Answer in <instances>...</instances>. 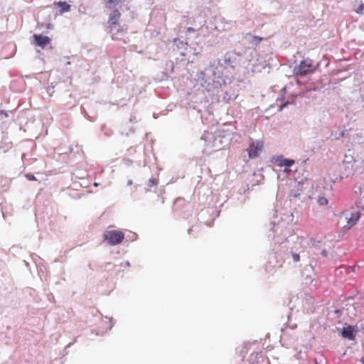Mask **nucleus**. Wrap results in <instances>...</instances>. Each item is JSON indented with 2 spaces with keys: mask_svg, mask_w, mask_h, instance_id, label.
I'll return each instance as SVG.
<instances>
[{
  "mask_svg": "<svg viewBox=\"0 0 364 364\" xmlns=\"http://www.w3.org/2000/svg\"><path fill=\"white\" fill-rule=\"evenodd\" d=\"M264 142L261 140L252 141L247 149L248 156L250 159L257 157L262 152Z\"/></svg>",
  "mask_w": 364,
  "mask_h": 364,
  "instance_id": "nucleus-7",
  "label": "nucleus"
},
{
  "mask_svg": "<svg viewBox=\"0 0 364 364\" xmlns=\"http://www.w3.org/2000/svg\"><path fill=\"white\" fill-rule=\"evenodd\" d=\"M284 171L287 172V173H289V172L291 171V169L289 168V167H285Z\"/></svg>",
  "mask_w": 364,
  "mask_h": 364,
  "instance_id": "nucleus-30",
  "label": "nucleus"
},
{
  "mask_svg": "<svg viewBox=\"0 0 364 364\" xmlns=\"http://www.w3.org/2000/svg\"><path fill=\"white\" fill-rule=\"evenodd\" d=\"M126 264H127V266H129V262H127Z\"/></svg>",
  "mask_w": 364,
  "mask_h": 364,
  "instance_id": "nucleus-37",
  "label": "nucleus"
},
{
  "mask_svg": "<svg viewBox=\"0 0 364 364\" xmlns=\"http://www.w3.org/2000/svg\"><path fill=\"white\" fill-rule=\"evenodd\" d=\"M173 43L179 50H181V55H186V53L183 50L187 49V43L180 41L179 39H174Z\"/></svg>",
  "mask_w": 364,
  "mask_h": 364,
  "instance_id": "nucleus-16",
  "label": "nucleus"
},
{
  "mask_svg": "<svg viewBox=\"0 0 364 364\" xmlns=\"http://www.w3.org/2000/svg\"><path fill=\"white\" fill-rule=\"evenodd\" d=\"M33 38L36 44L43 48L50 43V38L48 36L34 34Z\"/></svg>",
  "mask_w": 364,
  "mask_h": 364,
  "instance_id": "nucleus-13",
  "label": "nucleus"
},
{
  "mask_svg": "<svg viewBox=\"0 0 364 364\" xmlns=\"http://www.w3.org/2000/svg\"><path fill=\"white\" fill-rule=\"evenodd\" d=\"M321 237L320 238H311L309 240V242L308 243V245L309 247H316V245L321 242Z\"/></svg>",
  "mask_w": 364,
  "mask_h": 364,
  "instance_id": "nucleus-20",
  "label": "nucleus"
},
{
  "mask_svg": "<svg viewBox=\"0 0 364 364\" xmlns=\"http://www.w3.org/2000/svg\"><path fill=\"white\" fill-rule=\"evenodd\" d=\"M109 33L112 35V40L115 41H122L123 43H126V38H125V30L121 28L120 26L117 27H111L109 30Z\"/></svg>",
  "mask_w": 364,
  "mask_h": 364,
  "instance_id": "nucleus-10",
  "label": "nucleus"
},
{
  "mask_svg": "<svg viewBox=\"0 0 364 364\" xmlns=\"http://www.w3.org/2000/svg\"><path fill=\"white\" fill-rule=\"evenodd\" d=\"M344 136V132H341L338 134V136H335V139H339L340 137H343Z\"/></svg>",
  "mask_w": 364,
  "mask_h": 364,
  "instance_id": "nucleus-27",
  "label": "nucleus"
},
{
  "mask_svg": "<svg viewBox=\"0 0 364 364\" xmlns=\"http://www.w3.org/2000/svg\"><path fill=\"white\" fill-rule=\"evenodd\" d=\"M203 78L205 83H207L205 88L210 91L212 88H217L220 85V73L215 70L213 66L207 68L203 73Z\"/></svg>",
  "mask_w": 364,
  "mask_h": 364,
  "instance_id": "nucleus-2",
  "label": "nucleus"
},
{
  "mask_svg": "<svg viewBox=\"0 0 364 364\" xmlns=\"http://www.w3.org/2000/svg\"><path fill=\"white\" fill-rule=\"evenodd\" d=\"M321 255L323 256V257H326L327 256V252L325 250H322L321 252Z\"/></svg>",
  "mask_w": 364,
  "mask_h": 364,
  "instance_id": "nucleus-28",
  "label": "nucleus"
},
{
  "mask_svg": "<svg viewBox=\"0 0 364 364\" xmlns=\"http://www.w3.org/2000/svg\"><path fill=\"white\" fill-rule=\"evenodd\" d=\"M230 58H233L235 60H239L240 63L245 64L249 63L250 64L255 58L257 57V53L255 50L252 48H247L242 53L232 52L229 53Z\"/></svg>",
  "mask_w": 364,
  "mask_h": 364,
  "instance_id": "nucleus-4",
  "label": "nucleus"
},
{
  "mask_svg": "<svg viewBox=\"0 0 364 364\" xmlns=\"http://www.w3.org/2000/svg\"><path fill=\"white\" fill-rule=\"evenodd\" d=\"M356 13L359 14H364V4H361L358 8L356 9Z\"/></svg>",
  "mask_w": 364,
  "mask_h": 364,
  "instance_id": "nucleus-25",
  "label": "nucleus"
},
{
  "mask_svg": "<svg viewBox=\"0 0 364 364\" xmlns=\"http://www.w3.org/2000/svg\"><path fill=\"white\" fill-rule=\"evenodd\" d=\"M355 328L351 326H348L343 328L341 335L343 338H348L350 341H353L355 337Z\"/></svg>",
  "mask_w": 364,
  "mask_h": 364,
  "instance_id": "nucleus-12",
  "label": "nucleus"
},
{
  "mask_svg": "<svg viewBox=\"0 0 364 364\" xmlns=\"http://www.w3.org/2000/svg\"><path fill=\"white\" fill-rule=\"evenodd\" d=\"M94 185H95V186H98V183H94Z\"/></svg>",
  "mask_w": 364,
  "mask_h": 364,
  "instance_id": "nucleus-36",
  "label": "nucleus"
},
{
  "mask_svg": "<svg viewBox=\"0 0 364 364\" xmlns=\"http://www.w3.org/2000/svg\"><path fill=\"white\" fill-rule=\"evenodd\" d=\"M292 259L294 262H297L300 259V256L299 253L294 252L293 251L291 252Z\"/></svg>",
  "mask_w": 364,
  "mask_h": 364,
  "instance_id": "nucleus-23",
  "label": "nucleus"
},
{
  "mask_svg": "<svg viewBox=\"0 0 364 364\" xmlns=\"http://www.w3.org/2000/svg\"><path fill=\"white\" fill-rule=\"evenodd\" d=\"M296 240V242H298L299 243H300V240H301V238L299 237L298 236H295V235H291L290 237H289L288 238H287L286 240V242H294V240Z\"/></svg>",
  "mask_w": 364,
  "mask_h": 364,
  "instance_id": "nucleus-22",
  "label": "nucleus"
},
{
  "mask_svg": "<svg viewBox=\"0 0 364 364\" xmlns=\"http://www.w3.org/2000/svg\"><path fill=\"white\" fill-rule=\"evenodd\" d=\"M132 183H133L132 180L129 179V180L127 181V185H128V186H131V185H132Z\"/></svg>",
  "mask_w": 364,
  "mask_h": 364,
  "instance_id": "nucleus-29",
  "label": "nucleus"
},
{
  "mask_svg": "<svg viewBox=\"0 0 364 364\" xmlns=\"http://www.w3.org/2000/svg\"><path fill=\"white\" fill-rule=\"evenodd\" d=\"M360 361L363 364H364V356L362 357V358L360 359Z\"/></svg>",
  "mask_w": 364,
  "mask_h": 364,
  "instance_id": "nucleus-34",
  "label": "nucleus"
},
{
  "mask_svg": "<svg viewBox=\"0 0 364 364\" xmlns=\"http://www.w3.org/2000/svg\"><path fill=\"white\" fill-rule=\"evenodd\" d=\"M58 7L60 8V13L68 12L70 9V5L65 1H59L57 3Z\"/></svg>",
  "mask_w": 364,
  "mask_h": 364,
  "instance_id": "nucleus-19",
  "label": "nucleus"
},
{
  "mask_svg": "<svg viewBox=\"0 0 364 364\" xmlns=\"http://www.w3.org/2000/svg\"><path fill=\"white\" fill-rule=\"evenodd\" d=\"M247 41L253 46H257L262 41V38L251 34H247L246 36Z\"/></svg>",
  "mask_w": 364,
  "mask_h": 364,
  "instance_id": "nucleus-17",
  "label": "nucleus"
},
{
  "mask_svg": "<svg viewBox=\"0 0 364 364\" xmlns=\"http://www.w3.org/2000/svg\"><path fill=\"white\" fill-rule=\"evenodd\" d=\"M343 215L345 216V218L347 220V225H345L344 228L348 229H350L351 227H353L360 217V212L354 209L350 210H346L343 213Z\"/></svg>",
  "mask_w": 364,
  "mask_h": 364,
  "instance_id": "nucleus-8",
  "label": "nucleus"
},
{
  "mask_svg": "<svg viewBox=\"0 0 364 364\" xmlns=\"http://www.w3.org/2000/svg\"><path fill=\"white\" fill-rule=\"evenodd\" d=\"M252 364H254V363H252Z\"/></svg>",
  "mask_w": 364,
  "mask_h": 364,
  "instance_id": "nucleus-38",
  "label": "nucleus"
},
{
  "mask_svg": "<svg viewBox=\"0 0 364 364\" xmlns=\"http://www.w3.org/2000/svg\"><path fill=\"white\" fill-rule=\"evenodd\" d=\"M149 185L150 186H156L158 185V180L154 178H151L149 180Z\"/></svg>",
  "mask_w": 364,
  "mask_h": 364,
  "instance_id": "nucleus-24",
  "label": "nucleus"
},
{
  "mask_svg": "<svg viewBox=\"0 0 364 364\" xmlns=\"http://www.w3.org/2000/svg\"><path fill=\"white\" fill-rule=\"evenodd\" d=\"M122 0H105L106 7L110 9H116Z\"/></svg>",
  "mask_w": 364,
  "mask_h": 364,
  "instance_id": "nucleus-18",
  "label": "nucleus"
},
{
  "mask_svg": "<svg viewBox=\"0 0 364 364\" xmlns=\"http://www.w3.org/2000/svg\"><path fill=\"white\" fill-rule=\"evenodd\" d=\"M26 177L29 181H34V180H36V177L33 174L27 173L26 175Z\"/></svg>",
  "mask_w": 364,
  "mask_h": 364,
  "instance_id": "nucleus-26",
  "label": "nucleus"
},
{
  "mask_svg": "<svg viewBox=\"0 0 364 364\" xmlns=\"http://www.w3.org/2000/svg\"><path fill=\"white\" fill-rule=\"evenodd\" d=\"M104 240L110 245L119 244L124 238V235L119 230H106L104 232Z\"/></svg>",
  "mask_w": 364,
  "mask_h": 364,
  "instance_id": "nucleus-6",
  "label": "nucleus"
},
{
  "mask_svg": "<svg viewBox=\"0 0 364 364\" xmlns=\"http://www.w3.org/2000/svg\"><path fill=\"white\" fill-rule=\"evenodd\" d=\"M205 142L208 147L215 151L223 149L228 144L230 138L223 135L220 132L210 133L205 132L201 138Z\"/></svg>",
  "mask_w": 364,
  "mask_h": 364,
  "instance_id": "nucleus-1",
  "label": "nucleus"
},
{
  "mask_svg": "<svg viewBox=\"0 0 364 364\" xmlns=\"http://www.w3.org/2000/svg\"><path fill=\"white\" fill-rule=\"evenodd\" d=\"M110 323H111V324H110V326H109V330H110V329L112 328V326H114V322L112 321V318H111V320H110Z\"/></svg>",
  "mask_w": 364,
  "mask_h": 364,
  "instance_id": "nucleus-31",
  "label": "nucleus"
},
{
  "mask_svg": "<svg viewBox=\"0 0 364 364\" xmlns=\"http://www.w3.org/2000/svg\"><path fill=\"white\" fill-rule=\"evenodd\" d=\"M360 198L356 202V206L358 208H360L364 210V183L362 187L358 188Z\"/></svg>",
  "mask_w": 364,
  "mask_h": 364,
  "instance_id": "nucleus-15",
  "label": "nucleus"
},
{
  "mask_svg": "<svg viewBox=\"0 0 364 364\" xmlns=\"http://www.w3.org/2000/svg\"><path fill=\"white\" fill-rule=\"evenodd\" d=\"M354 158L351 155H345L341 164L338 165L340 174L335 177V180L347 178L353 173Z\"/></svg>",
  "mask_w": 364,
  "mask_h": 364,
  "instance_id": "nucleus-3",
  "label": "nucleus"
},
{
  "mask_svg": "<svg viewBox=\"0 0 364 364\" xmlns=\"http://www.w3.org/2000/svg\"><path fill=\"white\" fill-rule=\"evenodd\" d=\"M267 61L262 57H257L253 61L248 64V67L250 66L251 71L252 73H261L267 66Z\"/></svg>",
  "mask_w": 364,
  "mask_h": 364,
  "instance_id": "nucleus-9",
  "label": "nucleus"
},
{
  "mask_svg": "<svg viewBox=\"0 0 364 364\" xmlns=\"http://www.w3.org/2000/svg\"><path fill=\"white\" fill-rule=\"evenodd\" d=\"M317 202L320 205H326L328 204L327 198L323 196H319L318 198Z\"/></svg>",
  "mask_w": 364,
  "mask_h": 364,
  "instance_id": "nucleus-21",
  "label": "nucleus"
},
{
  "mask_svg": "<svg viewBox=\"0 0 364 364\" xmlns=\"http://www.w3.org/2000/svg\"><path fill=\"white\" fill-rule=\"evenodd\" d=\"M114 11L112 13L109 14V18L108 21L109 29H111V27H117L119 25L118 24V20L120 17V13L117 9H113Z\"/></svg>",
  "mask_w": 364,
  "mask_h": 364,
  "instance_id": "nucleus-11",
  "label": "nucleus"
},
{
  "mask_svg": "<svg viewBox=\"0 0 364 364\" xmlns=\"http://www.w3.org/2000/svg\"><path fill=\"white\" fill-rule=\"evenodd\" d=\"M314 71L313 60L307 58L301 61L298 66L294 68V73L296 76L304 77Z\"/></svg>",
  "mask_w": 364,
  "mask_h": 364,
  "instance_id": "nucleus-5",
  "label": "nucleus"
},
{
  "mask_svg": "<svg viewBox=\"0 0 364 364\" xmlns=\"http://www.w3.org/2000/svg\"><path fill=\"white\" fill-rule=\"evenodd\" d=\"M287 105V103H284V104H283V105L280 107L279 110H282V108H283L284 107H285Z\"/></svg>",
  "mask_w": 364,
  "mask_h": 364,
  "instance_id": "nucleus-32",
  "label": "nucleus"
},
{
  "mask_svg": "<svg viewBox=\"0 0 364 364\" xmlns=\"http://www.w3.org/2000/svg\"><path fill=\"white\" fill-rule=\"evenodd\" d=\"M188 31H189V32L190 31H193V28L189 27V28H188Z\"/></svg>",
  "mask_w": 364,
  "mask_h": 364,
  "instance_id": "nucleus-33",
  "label": "nucleus"
},
{
  "mask_svg": "<svg viewBox=\"0 0 364 364\" xmlns=\"http://www.w3.org/2000/svg\"><path fill=\"white\" fill-rule=\"evenodd\" d=\"M276 163L281 167H290L295 161L293 159H284L282 156H279L276 159Z\"/></svg>",
  "mask_w": 364,
  "mask_h": 364,
  "instance_id": "nucleus-14",
  "label": "nucleus"
},
{
  "mask_svg": "<svg viewBox=\"0 0 364 364\" xmlns=\"http://www.w3.org/2000/svg\"><path fill=\"white\" fill-rule=\"evenodd\" d=\"M291 328L293 329L294 328H296V325H294V326H291Z\"/></svg>",
  "mask_w": 364,
  "mask_h": 364,
  "instance_id": "nucleus-35",
  "label": "nucleus"
}]
</instances>
